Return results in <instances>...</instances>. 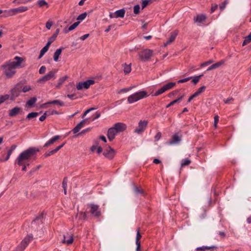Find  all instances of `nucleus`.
Instances as JSON below:
<instances>
[{"instance_id": "2f4dec72", "label": "nucleus", "mask_w": 251, "mask_h": 251, "mask_svg": "<svg viewBox=\"0 0 251 251\" xmlns=\"http://www.w3.org/2000/svg\"><path fill=\"white\" fill-rule=\"evenodd\" d=\"M57 70H54V71H50L48 73V80L51 79L52 78H55V74L57 72Z\"/></svg>"}, {"instance_id": "72a5a7b5", "label": "nucleus", "mask_w": 251, "mask_h": 251, "mask_svg": "<svg viewBox=\"0 0 251 251\" xmlns=\"http://www.w3.org/2000/svg\"><path fill=\"white\" fill-rule=\"evenodd\" d=\"M47 51V44L44 47V48L41 50L40 55L38 57V59H40Z\"/></svg>"}, {"instance_id": "f8f14e48", "label": "nucleus", "mask_w": 251, "mask_h": 251, "mask_svg": "<svg viewBox=\"0 0 251 251\" xmlns=\"http://www.w3.org/2000/svg\"><path fill=\"white\" fill-rule=\"evenodd\" d=\"M118 132L114 128L113 126L109 128L107 132V137L110 141L113 140Z\"/></svg>"}, {"instance_id": "ea45409f", "label": "nucleus", "mask_w": 251, "mask_h": 251, "mask_svg": "<svg viewBox=\"0 0 251 251\" xmlns=\"http://www.w3.org/2000/svg\"><path fill=\"white\" fill-rule=\"evenodd\" d=\"M224 63H225L224 60H221L218 62H217L216 63L213 64L214 69H215L216 68L220 67V66L223 65L224 64Z\"/></svg>"}, {"instance_id": "49530a36", "label": "nucleus", "mask_w": 251, "mask_h": 251, "mask_svg": "<svg viewBox=\"0 0 251 251\" xmlns=\"http://www.w3.org/2000/svg\"><path fill=\"white\" fill-rule=\"evenodd\" d=\"M214 62V60H209L206 62H205L202 64H201V67H205L206 66H207L211 63H212L213 62Z\"/></svg>"}, {"instance_id": "412c9836", "label": "nucleus", "mask_w": 251, "mask_h": 251, "mask_svg": "<svg viewBox=\"0 0 251 251\" xmlns=\"http://www.w3.org/2000/svg\"><path fill=\"white\" fill-rule=\"evenodd\" d=\"M177 35V33L176 32H174L171 33L169 40L164 44V46L166 47L168 45H169V44H171L172 42H173L176 39Z\"/></svg>"}, {"instance_id": "de8ad7c7", "label": "nucleus", "mask_w": 251, "mask_h": 251, "mask_svg": "<svg viewBox=\"0 0 251 251\" xmlns=\"http://www.w3.org/2000/svg\"><path fill=\"white\" fill-rule=\"evenodd\" d=\"M47 81V75H45L42 78L39 79L38 82L40 83H45Z\"/></svg>"}, {"instance_id": "f3484780", "label": "nucleus", "mask_w": 251, "mask_h": 251, "mask_svg": "<svg viewBox=\"0 0 251 251\" xmlns=\"http://www.w3.org/2000/svg\"><path fill=\"white\" fill-rule=\"evenodd\" d=\"M68 78V77L67 75H65L60 77L58 80L57 83L55 85V88L59 89L63 85V84L65 82V81Z\"/></svg>"}, {"instance_id": "f704fd0d", "label": "nucleus", "mask_w": 251, "mask_h": 251, "mask_svg": "<svg viewBox=\"0 0 251 251\" xmlns=\"http://www.w3.org/2000/svg\"><path fill=\"white\" fill-rule=\"evenodd\" d=\"M190 163H191V161H190V160H189L188 159H183L181 161V166L182 167L188 165L190 164Z\"/></svg>"}, {"instance_id": "864d4df0", "label": "nucleus", "mask_w": 251, "mask_h": 251, "mask_svg": "<svg viewBox=\"0 0 251 251\" xmlns=\"http://www.w3.org/2000/svg\"><path fill=\"white\" fill-rule=\"evenodd\" d=\"M46 71V67L44 66H42L39 69V73L40 74H43L45 73Z\"/></svg>"}, {"instance_id": "f03ea898", "label": "nucleus", "mask_w": 251, "mask_h": 251, "mask_svg": "<svg viewBox=\"0 0 251 251\" xmlns=\"http://www.w3.org/2000/svg\"><path fill=\"white\" fill-rule=\"evenodd\" d=\"M22 57L16 56L12 61H8L2 66L3 73L7 78L12 77L16 73V69L22 67Z\"/></svg>"}, {"instance_id": "6e6d98bb", "label": "nucleus", "mask_w": 251, "mask_h": 251, "mask_svg": "<svg viewBox=\"0 0 251 251\" xmlns=\"http://www.w3.org/2000/svg\"><path fill=\"white\" fill-rule=\"evenodd\" d=\"M43 215H41L40 216L38 217H37L36 218V219L35 220H34L32 222V224L33 225L35 223H37V222H38L40 220H41V219H43Z\"/></svg>"}, {"instance_id": "58836bf2", "label": "nucleus", "mask_w": 251, "mask_h": 251, "mask_svg": "<svg viewBox=\"0 0 251 251\" xmlns=\"http://www.w3.org/2000/svg\"><path fill=\"white\" fill-rule=\"evenodd\" d=\"M141 237H142V235L139 232V229H138L137 231L135 243H140V239H141Z\"/></svg>"}, {"instance_id": "bb28decb", "label": "nucleus", "mask_w": 251, "mask_h": 251, "mask_svg": "<svg viewBox=\"0 0 251 251\" xmlns=\"http://www.w3.org/2000/svg\"><path fill=\"white\" fill-rule=\"evenodd\" d=\"M184 97V95H181V96H180L179 97H178L177 99L173 100L172 101H171L170 103H169L167 106H166V107L167 108H168L172 105H173L174 104H175V103H178L182 99H183V98Z\"/></svg>"}, {"instance_id": "cd10ccee", "label": "nucleus", "mask_w": 251, "mask_h": 251, "mask_svg": "<svg viewBox=\"0 0 251 251\" xmlns=\"http://www.w3.org/2000/svg\"><path fill=\"white\" fill-rule=\"evenodd\" d=\"M55 104L58 105L59 107L62 106L64 105V103L58 100H54L53 101H48V104Z\"/></svg>"}, {"instance_id": "5fc2aeb1", "label": "nucleus", "mask_w": 251, "mask_h": 251, "mask_svg": "<svg viewBox=\"0 0 251 251\" xmlns=\"http://www.w3.org/2000/svg\"><path fill=\"white\" fill-rule=\"evenodd\" d=\"M191 78H192V77H189L185 78H183L182 79H180L177 81V82L178 83L186 82L188 81V80H189Z\"/></svg>"}, {"instance_id": "c9c22d12", "label": "nucleus", "mask_w": 251, "mask_h": 251, "mask_svg": "<svg viewBox=\"0 0 251 251\" xmlns=\"http://www.w3.org/2000/svg\"><path fill=\"white\" fill-rule=\"evenodd\" d=\"M59 138H60V136L59 135L55 136L52 138L50 139L48 141V145L53 144L54 142L57 141Z\"/></svg>"}, {"instance_id": "39448f33", "label": "nucleus", "mask_w": 251, "mask_h": 251, "mask_svg": "<svg viewBox=\"0 0 251 251\" xmlns=\"http://www.w3.org/2000/svg\"><path fill=\"white\" fill-rule=\"evenodd\" d=\"M152 50L149 49H145L139 53L138 55L140 60L145 62L148 61L152 55Z\"/></svg>"}, {"instance_id": "6e6552de", "label": "nucleus", "mask_w": 251, "mask_h": 251, "mask_svg": "<svg viewBox=\"0 0 251 251\" xmlns=\"http://www.w3.org/2000/svg\"><path fill=\"white\" fill-rule=\"evenodd\" d=\"M28 10L26 6H20L16 8L10 9L9 10L5 11L9 16H12L17 13H22Z\"/></svg>"}, {"instance_id": "dca6fc26", "label": "nucleus", "mask_w": 251, "mask_h": 251, "mask_svg": "<svg viewBox=\"0 0 251 251\" xmlns=\"http://www.w3.org/2000/svg\"><path fill=\"white\" fill-rule=\"evenodd\" d=\"M74 241V237L72 235H67L64 236L63 243L67 245H70Z\"/></svg>"}, {"instance_id": "1a4fd4ad", "label": "nucleus", "mask_w": 251, "mask_h": 251, "mask_svg": "<svg viewBox=\"0 0 251 251\" xmlns=\"http://www.w3.org/2000/svg\"><path fill=\"white\" fill-rule=\"evenodd\" d=\"M148 125V121L141 120L138 123V127L135 129L134 132L140 134H141L146 129Z\"/></svg>"}, {"instance_id": "37998d69", "label": "nucleus", "mask_w": 251, "mask_h": 251, "mask_svg": "<svg viewBox=\"0 0 251 251\" xmlns=\"http://www.w3.org/2000/svg\"><path fill=\"white\" fill-rule=\"evenodd\" d=\"M203 75H198V76H195V77H194L193 80H192V82L194 83V84H196L199 80H200V78Z\"/></svg>"}, {"instance_id": "7ed1b4c3", "label": "nucleus", "mask_w": 251, "mask_h": 251, "mask_svg": "<svg viewBox=\"0 0 251 251\" xmlns=\"http://www.w3.org/2000/svg\"><path fill=\"white\" fill-rule=\"evenodd\" d=\"M148 96L146 91H140L129 96L127 98V102L130 104L133 103Z\"/></svg>"}, {"instance_id": "423d86ee", "label": "nucleus", "mask_w": 251, "mask_h": 251, "mask_svg": "<svg viewBox=\"0 0 251 251\" xmlns=\"http://www.w3.org/2000/svg\"><path fill=\"white\" fill-rule=\"evenodd\" d=\"M176 83L175 82H169L165 85H163L160 89H158L155 93L154 94V96H157L163 93L165 91L169 90L172 88H173L176 85Z\"/></svg>"}, {"instance_id": "4c0bfd02", "label": "nucleus", "mask_w": 251, "mask_h": 251, "mask_svg": "<svg viewBox=\"0 0 251 251\" xmlns=\"http://www.w3.org/2000/svg\"><path fill=\"white\" fill-rule=\"evenodd\" d=\"M134 190L136 195H138L139 194H144L143 190L142 189H140L138 187H135L134 189Z\"/></svg>"}, {"instance_id": "5701e85b", "label": "nucleus", "mask_w": 251, "mask_h": 251, "mask_svg": "<svg viewBox=\"0 0 251 251\" xmlns=\"http://www.w3.org/2000/svg\"><path fill=\"white\" fill-rule=\"evenodd\" d=\"M16 147H17V146L15 145H13L11 147L10 149L7 151V154L6 155V156L5 157L4 159L3 160H2V161H6L7 160H8L9 159L10 155L12 153L13 151L15 150Z\"/></svg>"}, {"instance_id": "20e7f679", "label": "nucleus", "mask_w": 251, "mask_h": 251, "mask_svg": "<svg viewBox=\"0 0 251 251\" xmlns=\"http://www.w3.org/2000/svg\"><path fill=\"white\" fill-rule=\"evenodd\" d=\"M33 238L32 234L27 235L17 246L16 251H24L29 243L32 241Z\"/></svg>"}, {"instance_id": "a18cd8bd", "label": "nucleus", "mask_w": 251, "mask_h": 251, "mask_svg": "<svg viewBox=\"0 0 251 251\" xmlns=\"http://www.w3.org/2000/svg\"><path fill=\"white\" fill-rule=\"evenodd\" d=\"M214 126L215 128L217 127V124L219 122V117L218 115H215L214 117Z\"/></svg>"}, {"instance_id": "e2e57ef3", "label": "nucleus", "mask_w": 251, "mask_h": 251, "mask_svg": "<svg viewBox=\"0 0 251 251\" xmlns=\"http://www.w3.org/2000/svg\"><path fill=\"white\" fill-rule=\"evenodd\" d=\"M130 90H131V88H123L120 90L119 93H122V92L126 93Z\"/></svg>"}, {"instance_id": "6ab92c4d", "label": "nucleus", "mask_w": 251, "mask_h": 251, "mask_svg": "<svg viewBox=\"0 0 251 251\" xmlns=\"http://www.w3.org/2000/svg\"><path fill=\"white\" fill-rule=\"evenodd\" d=\"M37 101V99L36 97H33L30 99L28 100L27 101L25 107L27 108H31L33 107L34 104Z\"/></svg>"}, {"instance_id": "a878e982", "label": "nucleus", "mask_w": 251, "mask_h": 251, "mask_svg": "<svg viewBox=\"0 0 251 251\" xmlns=\"http://www.w3.org/2000/svg\"><path fill=\"white\" fill-rule=\"evenodd\" d=\"M62 50L63 48H59L58 49H57L55 51L53 55V59L55 62L58 61L59 57L62 52Z\"/></svg>"}, {"instance_id": "aec40b11", "label": "nucleus", "mask_w": 251, "mask_h": 251, "mask_svg": "<svg viewBox=\"0 0 251 251\" xmlns=\"http://www.w3.org/2000/svg\"><path fill=\"white\" fill-rule=\"evenodd\" d=\"M21 111V108L18 107H15L13 109H11L9 111V115L10 117H14L17 114H19V113Z\"/></svg>"}, {"instance_id": "9d476101", "label": "nucleus", "mask_w": 251, "mask_h": 251, "mask_svg": "<svg viewBox=\"0 0 251 251\" xmlns=\"http://www.w3.org/2000/svg\"><path fill=\"white\" fill-rule=\"evenodd\" d=\"M115 151L110 147H107L103 151L104 156L109 159H112L115 155Z\"/></svg>"}, {"instance_id": "b1692460", "label": "nucleus", "mask_w": 251, "mask_h": 251, "mask_svg": "<svg viewBox=\"0 0 251 251\" xmlns=\"http://www.w3.org/2000/svg\"><path fill=\"white\" fill-rule=\"evenodd\" d=\"M126 11L124 9H121L115 12V18H123L125 16Z\"/></svg>"}, {"instance_id": "79ce46f5", "label": "nucleus", "mask_w": 251, "mask_h": 251, "mask_svg": "<svg viewBox=\"0 0 251 251\" xmlns=\"http://www.w3.org/2000/svg\"><path fill=\"white\" fill-rule=\"evenodd\" d=\"M38 115V113L37 112H31L27 115L26 118L27 119H30L31 118L36 117Z\"/></svg>"}, {"instance_id": "3c124183", "label": "nucleus", "mask_w": 251, "mask_h": 251, "mask_svg": "<svg viewBox=\"0 0 251 251\" xmlns=\"http://www.w3.org/2000/svg\"><path fill=\"white\" fill-rule=\"evenodd\" d=\"M149 0H143L142 2V8L144 9L145 7H146L149 4Z\"/></svg>"}, {"instance_id": "c85d7f7f", "label": "nucleus", "mask_w": 251, "mask_h": 251, "mask_svg": "<svg viewBox=\"0 0 251 251\" xmlns=\"http://www.w3.org/2000/svg\"><path fill=\"white\" fill-rule=\"evenodd\" d=\"M79 23H80V21L75 22V23H74L73 25H72L71 26H69L68 30L65 31V32L67 33L70 31L74 30L78 25Z\"/></svg>"}, {"instance_id": "052dcab7", "label": "nucleus", "mask_w": 251, "mask_h": 251, "mask_svg": "<svg viewBox=\"0 0 251 251\" xmlns=\"http://www.w3.org/2000/svg\"><path fill=\"white\" fill-rule=\"evenodd\" d=\"M31 89V87L29 86H25L22 90L23 92H26Z\"/></svg>"}, {"instance_id": "4d7b16f0", "label": "nucleus", "mask_w": 251, "mask_h": 251, "mask_svg": "<svg viewBox=\"0 0 251 251\" xmlns=\"http://www.w3.org/2000/svg\"><path fill=\"white\" fill-rule=\"evenodd\" d=\"M98 142H96V145H93L91 147V151H92V152H94L95 151H96L97 150V148L98 147L97 145L98 144Z\"/></svg>"}, {"instance_id": "13d9d810", "label": "nucleus", "mask_w": 251, "mask_h": 251, "mask_svg": "<svg viewBox=\"0 0 251 251\" xmlns=\"http://www.w3.org/2000/svg\"><path fill=\"white\" fill-rule=\"evenodd\" d=\"M205 89V87L204 86L201 87L197 92L200 95L202 92H204Z\"/></svg>"}, {"instance_id": "09e8293b", "label": "nucleus", "mask_w": 251, "mask_h": 251, "mask_svg": "<svg viewBox=\"0 0 251 251\" xmlns=\"http://www.w3.org/2000/svg\"><path fill=\"white\" fill-rule=\"evenodd\" d=\"M96 108H94V107H92V108H90L87 110H86L83 113V114L82 115V118H84L86 115L89 113L90 112V111L93 110H95Z\"/></svg>"}, {"instance_id": "c756f323", "label": "nucleus", "mask_w": 251, "mask_h": 251, "mask_svg": "<svg viewBox=\"0 0 251 251\" xmlns=\"http://www.w3.org/2000/svg\"><path fill=\"white\" fill-rule=\"evenodd\" d=\"M251 42V32L250 34L245 38L242 43V46H244Z\"/></svg>"}, {"instance_id": "a211bd4d", "label": "nucleus", "mask_w": 251, "mask_h": 251, "mask_svg": "<svg viewBox=\"0 0 251 251\" xmlns=\"http://www.w3.org/2000/svg\"><path fill=\"white\" fill-rule=\"evenodd\" d=\"M206 19V16L204 15H199L194 18V22L198 23L199 25L201 24Z\"/></svg>"}, {"instance_id": "f257e3e1", "label": "nucleus", "mask_w": 251, "mask_h": 251, "mask_svg": "<svg viewBox=\"0 0 251 251\" xmlns=\"http://www.w3.org/2000/svg\"><path fill=\"white\" fill-rule=\"evenodd\" d=\"M39 150L36 148H29L22 151L15 160V164L23 166L22 170L26 171V162L35 159Z\"/></svg>"}, {"instance_id": "4468645a", "label": "nucleus", "mask_w": 251, "mask_h": 251, "mask_svg": "<svg viewBox=\"0 0 251 251\" xmlns=\"http://www.w3.org/2000/svg\"><path fill=\"white\" fill-rule=\"evenodd\" d=\"M181 141V138L178 136V134H175L172 136V140L168 142V145H173L178 144Z\"/></svg>"}, {"instance_id": "9b49d317", "label": "nucleus", "mask_w": 251, "mask_h": 251, "mask_svg": "<svg viewBox=\"0 0 251 251\" xmlns=\"http://www.w3.org/2000/svg\"><path fill=\"white\" fill-rule=\"evenodd\" d=\"M89 205L90 206V212L91 214L96 217H99L101 213L99 210V206L94 204H90Z\"/></svg>"}, {"instance_id": "69168bd1", "label": "nucleus", "mask_w": 251, "mask_h": 251, "mask_svg": "<svg viewBox=\"0 0 251 251\" xmlns=\"http://www.w3.org/2000/svg\"><path fill=\"white\" fill-rule=\"evenodd\" d=\"M178 93V90H175V91H174L173 92H172L171 93H170L169 95V97H171L172 96H174V95H176L177 93Z\"/></svg>"}, {"instance_id": "338daca9", "label": "nucleus", "mask_w": 251, "mask_h": 251, "mask_svg": "<svg viewBox=\"0 0 251 251\" xmlns=\"http://www.w3.org/2000/svg\"><path fill=\"white\" fill-rule=\"evenodd\" d=\"M89 36V34H84L83 35H82V36L80 37V39L81 40H85L87 38H88Z\"/></svg>"}, {"instance_id": "4be33fe9", "label": "nucleus", "mask_w": 251, "mask_h": 251, "mask_svg": "<svg viewBox=\"0 0 251 251\" xmlns=\"http://www.w3.org/2000/svg\"><path fill=\"white\" fill-rule=\"evenodd\" d=\"M59 32V29H57L55 33L53 34V35L52 36H51L49 39H48V48H49L50 45L55 40Z\"/></svg>"}, {"instance_id": "473e14b6", "label": "nucleus", "mask_w": 251, "mask_h": 251, "mask_svg": "<svg viewBox=\"0 0 251 251\" xmlns=\"http://www.w3.org/2000/svg\"><path fill=\"white\" fill-rule=\"evenodd\" d=\"M131 65L130 64L129 65L125 64L124 71V73L125 74H129L131 72Z\"/></svg>"}, {"instance_id": "2eb2a0df", "label": "nucleus", "mask_w": 251, "mask_h": 251, "mask_svg": "<svg viewBox=\"0 0 251 251\" xmlns=\"http://www.w3.org/2000/svg\"><path fill=\"white\" fill-rule=\"evenodd\" d=\"M86 120L87 119L83 120L79 123H78L72 130L73 133L75 134L77 133L79 130L84 126V124Z\"/></svg>"}, {"instance_id": "7c9ffc66", "label": "nucleus", "mask_w": 251, "mask_h": 251, "mask_svg": "<svg viewBox=\"0 0 251 251\" xmlns=\"http://www.w3.org/2000/svg\"><path fill=\"white\" fill-rule=\"evenodd\" d=\"M214 246H211V247H207V246H203L201 247H198L196 249L197 251H205L206 250L214 248Z\"/></svg>"}, {"instance_id": "393cba45", "label": "nucleus", "mask_w": 251, "mask_h": 251, "mask_svg": "<svg viewBox=\"0 0 251 251\" xmlns=\"http://www.w3.org/2000/svg\"><path fill=\"white\" fill-rule=\"evenodd\" d=\"M65 142L62 144L57 147L55 149L48 151V156L51 155L57 152L60 149H61L65 144Z\"/></svg>"}, {"instance_id": "e433bc0d", "label": "nucleus", "mask_w": 251, "mask_h": 251, "mask_svg": "<svg viewBox=\"0 0 251 251\" xmlns=\"http://www.w3.org/2000/svg\"><path fill=\"white\" fill-rule=\"evenodd\" d=\"M9 96L8 95H5L0 96V104L4 102L6 100H8Z\"/></svg>"}, {"instance_id": "603ef678", "label": "nucleus", "mask_w": 251, "mask_h": 251, "mask_svg": "<svg viewBox=\"0 0 251 251\" xmlns=\"http://www.w3.org/2000/svg\"><path fill=\"white\" fill-rule=\"evenodd\" d=\"M38 4L39 6L42 7L44 5L47 4V3L45 0H40L38 1Z\"/></svg>"}, {"instance_id": "ddd939ff", "label": "nucleus", "mask_w": 251, "mask_h": 251, "mask_svg": "<svg viewBox=\"0 0 251 251\" xmlns=\"http://www.w3.org/2000/svg\"><path fill=\"white\" fill-rule=\"evenodd\" d=\"M113 127L118 133L124 131L126 128V125L122 123H117L114 124Z\"/></svg>"}, {"instance_id": "774afa93", "label": "nucleus", "mask_w": 251, "mask_h": 251, "mask_svg": "<svg viewBox=\"0 0 251 251\" xmlns=\"http://www.w3.org/2000/svg\"><path fill=\"white\" fill-rule=\"evenodd\" d=\"M136 245L137 246L136 249V251H141V243H136Z\"/></svg>"}, {"instance_id": "0eeeda50", "label": "nucleus", "mask_w": 251, "mask_h": 251, "mask_svg": "<svg viewBox=\"0 0 251 251\" xmlns=\"http://www.w3.org/2000/svg\"><path fill=\"white\" fill-rule=\"evenodd\" d=\"M95 83L94 80L92 79L87 80L85 81L79 82L76 84V89L78 90H82L83 89H87L90 86Z\"/></svg>"}, {"instance_id": "bf43d9fd", "label": "nucleus", "mask_w": 251, "mask_h": 251, "mask_svg": "<svg viewBox=\"0 0 251 251\" xmlns=\"http://www.w3.org/2000/svg\"><path fill=\"white\" fill-rule=\"evenodd\" d=\"M161 137V133L160 132H158L157 133L156 135L154 137V139L155 141H158Z\"/></svg>"}, {"instance_id": "a19ab883", "label": "nucleus", "mask_w": 251, "mask_h": 251, "mask_svg": "<svg viewBox=\"0 0 251 251\" xmlns=\"http://www.w3.org/2000/svg\"><path fill=\"white\" fill-rule=\"evenodd\" d=\"M87 16V13L84 12L80 14L77 18V20L78 21H82L84 20Z\"/></svg>"}, {"instance_id": "8fccbe9b", "label": "nucleus", "mask_w": 251, "mask_h": 251, "mask_svg": "<svg viewBox=\"0 0 251 251\" xmlns=\"http://www.w3.org/2000/svg\"><path fill=\"white\" fill-rule=\"evenodd\" d=\"M67 183H68V179L66 177H65L63 179V182H62V187L64 188H67Z\"/></svg>"}, {"instance_id": "c03bdc74", "label": "nucleus", "mask_w": 251, "mask_h": 251, "mask_svg": "<svg viewBox=\"0 0 251 251\" xmlns=\"http://www.w3.org/2000/svg\"><path fill=\"white\" fill-rule=\"evenodd\" d=\"M140 5L138 4L135 5L133 7V12L135 14H138L140 11Z\"/></svg>"}, {"instance_id": "680f3d73", "label": "nucleus", "mask_w": 251, "mask_h": 251, "mask_svg": "<svg viewBox=\"0 0 251 251\" xmlns=\"http://www.w3.org/2000/svg\"><path fill=\"white\" fill-rule=\"evenodd\" d=\"M218 7V5L217 4H213L211 6V13H213L214 12L215 10Z\"/></svg>"}, {"instance_id": "0e129e2a", "label": "nucleus", "mask_w": 251, "mask_h": 251, "mask_svg": "<svg viewBox=\"0 0 251 251\" xmlns=\"http://www.w3.org/2000/svg\"><path fill=\"white\" fill-rule=\"evenodd\" d=\"M54 114H58L59 113L55 110H48V115H53Z\"/></svg>"}]
</instances>
